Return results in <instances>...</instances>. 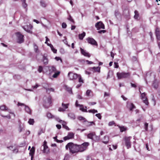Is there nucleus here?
<instances>
[{
	"mask_svg": "<svg viewBox=\"0 0 160 160\" xmlns=\"http://www.w3.org/2000/svg\"><path fill=\"white\" fill-rule=\"evenodd\" d=\"M65 148L67 150L69 148L70 152L72 154L78 152V145L72 142L68 143L66 146Z\"/></svg>",
	"mask_w": 160,
	"mask_h": 160,
	"instance_id": "f257e3e1",
	"label": "nucleus"
},
{
	"mask_svg": "<svg viewBox=\"0 0 160 160\" xmlns=\"http://www.w3.org/2000/svg\"><path fill=\"white\" fill-rule=\"evenodd\" d=\"M87 137L95 142H99L100 140V136L96 135L95 132H91L88 134Z\"/></svg>",
	"mask_w": 160,
	"mask_h": 160,
	"instance_id": "f03ea898",
	"label": "nucleus"
},
{
	"mask_svg": "<svg viewBox=\"0 0 160 160\" xmlns=\"http://www.w3.org/2000/svg\"><path fill=\"white\" fill-rule=\"evenodd\" d=\"M117 75L118 79H120L122 78H129L130 76L131 73L129 72L127 73L118 72L117 73Z\"/></svg>",
	"mask_w": 160,
	"mask_h": 160,
	"instance_id": "7ed1b4c3",
	"label": "nucleus"
},
{
	"mask_svg": "<svg viewBox=\"0 0 160 160\" xmlns=\"http://www.w3.org/2000/svg\"><path fill=\"white\" fill-rule=\"evenodd\" d=\"M89 145V143L88 142H85L81 145H78V152H82L86 150Z\"/></svg>",
	"mask_w": 160,
	"mask_h": 160,
	"instance_id": "20e7f679",
	"label": "nucleus"
},
{
	"mask_svg": "<svg viewBox=\"0 0 160 160\" xmlns=\"http://www.w3.org/2000/svg\"><path fill=\"white\" fill-rule=\"evenodd\" d=\"M52 101V97L51 96H49L47 98H46L43 104V106L45 108H48L51 106Z\"/></svg>",
	"mask_w": 160,
	"mask_h": 160,
	"instance_id": "39448f33",
	"label": "nucleus"
},
{
	"mask_svg": "<svg viewBox=\"0 0 160 160\" xmlns=\"http://www.w3.org/2000/svg\"><path fill=\"white\" fill-rule=\"evenodd\" d=\"M16 34L17 37V42L20 44L23 43L24 41V36L20 32H18Z\"/></svg>",
	"mask_w": 160,
	"mask_h": 160,
	"instance_id": "423d86ee",
	"label": "nucleus"
},
{
	"mask_svg": "<svg viewBox=\"0 0 160 160\" xmlns=\"http://www.w3.org/2000/svg\"><path fill=\"white\" fill-rule=\"evenodd\" d=\"M78 75L72 72H69L68 74V76L70 80L76 79L78 77Z\"/></svg>",
	"mask_w": 160,
	"mask_h": 160,
	"instance_id": "0eeeda50",
	"label": "nucleus"
},
{
	"mask_svg": "<svg viewBox=\"0 0 160 160\" xmlns=\"http://www.w3.org/2000/svg\"><path fill=\"white\" fill-rule=\"evenodd\" d=\"M131 138V137H125L124 138L125 144L128 149L130 148L131 147V142H130V140Z\"/></svg>",
	"mask_w": 160,
	"mask_h": 160,
	"instance_id": "6e6552de",
	"label": "nucleus"
},
{
	"mask_svg": "<svg viewBox=\"0 0 160 160\" xmlns=\"http://www.w3.org/2000/svg\"><path fill=\"white\" fill-rule=\"evenodd\" d=\"M140 93L141 94V99L143 100V102L147 105H148L149 102L148 101V99L146 96V94L145 92L141 93L140 91L139 90Z\"/></svg>",
	"mask_w": 160,
	"mask_h": 160,
	"instance_id": "1a4fd4ad",
	"label": "nucleus"
},
{
	"mask_svg": "<svg viewBox=\"0 0 160 160\" xmlns=\"http://www.w3.org/2000/svg\"><path fill=\"white\" fill-rule=\"evenodd\" d=\"M86 40L89 43L92 45L95 46L98 45L96 41L93 38L89 37L86 39Z\"/></svg>",
	"mask_w": 160,
	"mask_h": 160,
	"instance_id": "9d476101",
	"label": "nucleus"
},
{
	"mask_svg": "<svg viewBox=\"0 0 160 160\" xmlns=\"http://www.w3.org/2000/svg\"><path fill=\"white\" fill-rule=\"evenodd\" d=\"M23 28L28 32L30 33H32V32L31 30L32 29V26L31 24H29V25H27L24 27H23Z\"/></svg>",
	"mask_w": 160,
	"mask_h": 160,
	"instance_id": "9b49d317",
	"label": "nucleus"
},
{
	"mask_svg": "<svg viewBox=\"0 0 160 160\" xmlns=\"http://www.w3.org/2000/svg\"><path fill=\"white\" fill-rule=\"evenodd\" d=\"M69 104V103L64 104V103H62V108H59L58 110V111L62 112L65 111V109L68 108Z\"/></svg>",
	"mask_w": 160,
	"mask_h": 160,
	"instance_id": "f8f14e48",
	"label": "nucleus"
},
{
	"mask_svg": "<svg viewBox=\"0 0 160 160\" xmlns=\"http://www.w3.org/2000/svg\"><path fill=\"white\" fill-rule=\"evenodd\" d=\"M74 136V134L72 132H69L68 133V135L63 138V139L64 141H66L68 140L72 139Z\"/></svg>",
	"mask_w": 160,
	"mask_h": 160,
	"instance_id": "ddd939ff",
	"label": "nucleus"
},
{
	"mask_svg": "<svg viewBox=\"0 0 160 160\" xmlns=\"http://www.w3.org/2000/svg\"><path fill=\"white\" fill-rule=\"evenodd\" d=\"M95 27L98 30H99L100 28L104 29V25L100 21L97 22L95 24Z\"/></svg>",
	"mask_w": 160,
	"mask_h": 160,
	"instance_id": "4468645a",
	"label": "nucleus"
},
{
	"mask_svg": "<svg viewBox=\"0 0 160 160\" xmlns=\"http://www.w3.org/2000/svg\"><path fill=\"white\" fill-rule=\"evenodd\" d=\"M80 50L82 54L85 56L88 57H90V55L89 53L87 52L86 51L84 50L83 49H82V48H80Z\"/></svg>",
	"mask_w": 160,
	"mask_h": 160,
	"instance_id": "2eb2a0df",
	"label": "nucleus"
},
{
	"mask_svg": "<svg viewBox=\"0 0 160 160\" xmlns=\"http://www.w3.org/2000/svg\"><path fill=\"white\" fill-rule=\"evenodd\" d=\"M22 2V7L25 9L26 11L27 12V7L28 6V4L26 2V0H21Z\"/></svg>",
	"mask_w": 160,
	"mask_h": 160,
	"instance_id": "dca6fc26",
	"label": "nucleus"
},
{
	"mask_svg": "<svg viewBox=\"0 0 160 160\" xmlns=\"http://www.w3.org/2000/svg\"><path fill=\"white\" fill-rule=\"evenodd\" d=\"M59 122L62 123V125L63 128L67 130H69L70 129L66 125V123L65 122L62 121V120H60L59 121Z\"/></svg>",
	"mask_w": 160,
	"mask_h": 160,
	"instance_id": "f3484780",
	"label": "nucleus"
},
{
	"mask_svg": "<svg viewBox=\"0 0 160 160\" xmlns=\"http://www.w3.org/2000/svg\"><path fill=\"white\" fill-rule=\"evenodd\" d=\"M109 137L108 135L105 136L103 138L102 142L104 144H107L108 143Z\"/></svg>",
	"mask_w": 160,
	"mask_h": 160,
	"instance_id": "a211bd4d",
	"label": "nucleus"
},
{
	"mask_svg": "<svg viewBox=\"0 0 160 160\" xmlns=\"http://www.w3.org/2000/svg\"><path fill=\"white\" fill-rule=\"evenodd\" d=\"M57 70L56 67L53 66H51L49 69V71L50 74L55 72Z\"/></svg>",
	"mask_w": 160,
	"mask_h": 160,
	"instance_id": "6ab92c4d",
	"label": "nucleus"
},
{
	"mask_svg": "<svg viewBox=\"0 0 160 160\" xmlns=\"http://www.w3.org/2000/svg\"><path fill=\"white\" fill-rule=\"evenodd\" d=\"M35 151V148L34 147H32L31 149L30 150L29 154L31 157L33 156Z\"/></svg>",
	"mask_w": 160,
	"mask_h": 160,
	"instance_id": "aec40b11",
	"label": "nucleus"
},
{
	"mask_svg": "<svg viewBox=\"0 0 160 160\" xmlns=\"http://www.w3.org/2000/svg\"><path fill=\"white\" fill-rule=\"evenodd\" d=\"M54 73L52 76V77L53 78H57L59 75L60 73V72L59 71H56Z\"/></svg>",
	"mask_w": 160,
	"mask_h": 160,
	"instance_id": "412c9836",
	"label": "nucleus"
},
{
	"mask_svg": "<svg viewBox=\"0 0 160 160\" xmlns=\"http://www.w3.org/2000/svg\"><path fill=\"white\" fill-rule=\"evenodd\" d=\"M65 89L70 93H72V88H71L68 87V86L65 85Z\"/></svg>",
	"mask_w": 160,
	"mask_h": 160,
	"instance_id": "4be33fe9",
	"label": "nucleus"
},
{
	"mask_svg": "<svg viewBox=\"0 0 160 160\" xmlns=\"http://www.w3.org/2000/svg\"><path fill=\"white\" fill-rule=\"evenodd\" d=\"M86 33L85 32H83L82 33L79 34V39L81 40L83 39V38L85 36Z\"/></svg>",
	"mask_w": 160,
	"mask_h": 160,
	"instance_id": "5701e85b",
	"label": "nucleus"
},
{
	"mask_svg": "<svg viewBox=\"0 0 160 160\" xmlns=\"http://www.w3.org/2000/svg\"><path fill=\"white\" fill-rule=\"evenodd\" d=\"M92 69L94 70V71L96 72H100V68L99 67H93L92 68Z\"/></svg>",
	"mask_w": 160,
	"mask_h": 160,
	"instance_id": "b1692460",
	"label": "nucleus"
},
{
	"mask_svg": "<svg viewBox=\"0 0 160 160\" xmlns=\"http://www.w3.org/2000/svg\"><path fill=\"white\" fill-rule=\"evenodd\" d=\"M25 110L29 114H31V110L29 107L26 105H25Z\"/></svg>",
	"mask_w": 160,
	"mask_h": 160,
	"instance_id": "393cba45",
	"label": "nucleus"
},
{
	"mask_svg": "<svg viewBox=\"0 0 160 160\" xmlns=\"http://www.w3.org/2000/svg\"><path fill=\"white\" fill-rule=\"evenodd\" d=\"M43 152L44 153H48L49 152V149L47 146L43 147Z\"/></svg>",
	"mask_w": 160,
	"mask_h": 160,
	"instance_id": "a878e982",
	"label": "nucleus"
},
{
	"mask_svg": "<svg viewBox=\"0 0 160 160\" xmlns=\"http://www.w3.org/2000/svg\"><path fill=\"white\" fill-rule=\"evenodd\" d=\"M152 85L154 88L157 89L158 87V84L156 81H155L153 83Z\"/></svg>",
	"mask_w": 160,
	"mask_h": 160,
	"instance_id": "bb28decb",
	"label": "nucleus"
},
{
	"mask_svg": "<svg viewBox=\"0 0 160 160\" xmlns=\"http://www.w3.org/2000/svg\"><path fill=\"white\" fill-rule=\"evenodd\" d=\"M0 109L2 110H7L8 109V108L7 107L6 105H2L0 107Z\"/></svg>",
	"mask_w": 160,
	"mask_h": 160,
	"instance_id": "cd10ccee",
	"label": "nucleus"
},
{
	"mask_svg": "<svg viewBox=\"0 0 160 160\" xmlns=\"http://www.w3.org/2000/svg\"><path fill=\"white\" fill-rule=\"evenodd\" d=\"M45 88L46 90V92H48L49 93H50V92H54V90L53 88Z\"/></svg>",
	"mask_w": 160,
	"mask_h": 160,
	"instance_id": "c85d7f7f",
	"label": "nucleus"
},
{
	"mask_svg": "<svg viewBox=\"0 0 160 160\" xmlns=\"http://www.w3.org/2000/svg\"><path fill=\"white\" fill-rule=\"evenodd\" d=\"M41 5L43 7H46L47 4L44 1L42 0L40 2Z\"/></svg>",
	"mask_w": 160,
	"mask_h": 160,
	"instance_id": "c756f323",
	"label": "nucleus"
},
{
	"mask_svg": "<svg viewBox=\"0 0 160 160\" xmlns=\"http://www.w3.org/2000/svg\"><path fill=\"white\" fill-rule=\"evenodd\" d=\"M43 63L44 64L46 65L48 64V60L47 58L45 57V56H44L43 57Z\"/></svg>",
	"mask_w": 160,
	"mask_h": 160,
	"instance_id": "7c9ffc66",
	"label": "nucleus"
},
{
	"mask_svg": "<svg viewBox=\"0 0 160 160\" xmlns=\"http://www.w3.org/2000/svg\"><path fill=\"white\" fill-rule=\"evenodd\" d=\"M135 15L134 16V18L135 19H138V18L139 14L137 10H135L134 11Z\"/></svg>",
	"mask_w": 160,
	"mask_h": 160,
	"instance_id": "2f4dec72",
	"label": "nucleus"
},
{
	"mask_svg": "<svg viewBox=\"0 0 160 160\" xmlns=\"http://www.w3.org/2000/svg\"><path fill=\"white\" fill-rule=\"evenodd\" d=\"M78 82L79 83H83L84 81L82 78L81 77V76L80 75H78Z\"/></svg>",
	"mask_w": 160,
	"mask_h": 160,
	"instance_id": "473e14b6",
	"label": "nucleus"
},
{
	"mask_svg": "<svg viewBox=\"0 0 160 160\" xmlns=\"http://www.w3.org/2000/svg\"><path fill=\"white\" fill-rule=\"evenodd\" d=\"M157 39L158 40H160V32L155 33Z\"/></svg>",
	"mask_w": 160,
	"mask_h": 160,
	"instance_id": "72a5a7b5",
	"label": "nucleus"
},
{
	"mask_svg": "<svg viewBox=\"0 0 160 160\" xmlns=\"http://www.w3.org/2000/svg\"><path fill=\"white\" fill-rule=\"evenodd\" d=\"M34 51L36 52H38V46L35 44H34Z\"/></svg>",
	"mask_w": 160,
	"mask_h": 160,
	"instance_id": "f704fd0d",
	"label": "nucleus"
},
{
	"mask_svg": "<svg viewBox=\"0 0 160 160\" xmlns=\"http://www.w3.org/2000/svg\"><path fill=\"white\" fill-rule=\"evenodd\" d=\"M34 122V121L33 119H31V118L29 119V120L28 121V123L30 125H33Z\"/></svg>",
	"mask_w": 160,
	"mask_h": 160,
	"instance_id": "c9c22d12",
	"label": "nucleus"
},
{
	"mask_svg": "<svg viewBox=\"0 0 160 160\" xmlns=\"http://www.w3.org/2000/svg\"><path fill=\"white\" fill-rule=\"evenodd\" d=\"M68 19L70 21L72 22L73 23V24H74L75 22L71 15H69V17L68 18Z\"/></svg>",
	"mask_w": 160,
	"mask_h": 160,
	"instance_id": "e433bc0d",
	"label": "nucleus"
},
{
	"mask_svg": "<svg viewBox=\"0 0 160 160\" xmlns=\"http://www.w3.org/2000/svg\"><path fill=\"white\" fill-rule=\"evenodd\" d=\"M47 117L50 118H52L53 117V116L51 114V113L50 112H48L47 114Z\"/></svg>",
	"mask_w": 160,
	"mask_h": 160,
	"instance_id": "4c0bfd02",
	"label": "nucleus"
},
{
	"mask_svg": "<svg viewBox=\"0 0 160 160\" xmlns=\"http://www.w3.org/2000/svg\"><path fill=\"white\" fill-rule=\"evenodd\" d=\"M68 116L70 117L72 119H75V116L72 113H70L68 114Z\"/></svg>",
	"mask_w": 160,
	"mask_h": 160,
	"instance_id": "58836bf2",
	"label": "nucleus"
},
{
	"mask_svg": "<svg viewBox=\"0 0 160 160\" xmlns=\"http://www.w3.org/2000/svg\"><path fill=\"white\" fill-rule=\"evenodd\" d=\"M80 110H82V111L83 112H88V111L87 110L86 108L87 107H85V108H84L83 107V106L82 107H80Z\"/></svg>",
	"mask_w": 160,
	"mask_h": 160,
	"instance_id": "ea45409f",
	"label": "nucleus"
},
{
	"mask_svg": "<svg viewBox=\"0 0 160 160\" xmlns=\"http://www.w3.org/2000/svg\"><path fill=\"white\" fill-rule=\"evenodd\" d=\"M51 49L52 51L53 52L55 53H57V50L54 48L52 45H51Z\"/></svg>",
	"mask_w": 160,
	"mask_h": 160,
	"instance_id": "a19ab883",
	"label": "nucleus"
},
{
	"mask_svg": "<svg viewBox=\"0 0 160 160\" xmlns=\"http://www.w3.org/2000/svg\"><path fill=\"white\" fill-rule=\"evenodd\" d=\"M92 92L91 90H88L86 92V95L88 96H90V94Z\"/></svg>",
	"mask_w": 160,
	"mask_h": 160,
	"instance_id": "79ce46f5",
	"label": "nucleus"
},
{
	"mask_svg": "<svg viewBox=\"0 0 160 160\" xmlns=\"http://www.w3.org/2000/svg\"><path fill=\"white\" fill-rule=\"evenodd\" d=\"M148 123L147 122L145 123L144 124V128L146 131L148 130Z\"/></svg>",
	"mask_w": 160,
	"mask_h": 160,
	"instance_id": "37998d69",
	"label": "nucleus"
},
{
	"mask_svg": "<svg viewBox=\"0 0 160 160\" xmlns=\"http://www.w3.org/2000/svg\"><path fill=\"white\" fill-rule=\"evenodd\" d=\"M43 70V68L41 66H39L38 69V71L40 72H41Z\"/></svg>",
	"mask_w": 160,
	"mask_h": 160,
	"instance_id": "c03bdc74",
	"label": "nucleus"
},
{
	"mask_svg": "<svg viewBox=\"0 0 160 160\" xmlns=\"http://www.w3.org/2000/svg\"><path fill=\"white\" fill-rule=\"evenodd\" d=\"M75 105H76V107H78V106H79L80 107H83V105H80L78 103V101L77 100L76 102Z\"/></svg>",
	"mask_w": 160,
	"mask_h": 160,
	"instance_id": "a18cd8bd",
	"label": "nucleus"
},
{
	"mask_svg": "<svg viewBox=\"0 0 160 160\" xmlns=\"http://www.w3.org/2000/svg\"><path fill=\"white\" fill-rule=\"evenodd\" d=\"M95 116L100 119H101L102 118V116L100 113L96 114Z\"/></svg>",
	"mask_w": 160,
	"mask_h": 160,
	"instance_id": "49530a36",
	"label": "nucleus"
},
{
	"mask_svg": "<svg viewBox=\"0 0 160 160\" xmlns=\"http://www.w3.org/2000/svg\"><path fill=\"white\" fill-rule=\"evenodd\" d=\"M135 108V106L132 103H131V107L130 108V110L132 111V110Z\"/></svg>",
	"mask_w": 160,
	"mask_h": 160,
	"instance_id": "de8ad7c7",
	"label": "nucleus"
},
{
	"mask_svg": "<svg viewBox=\"0 0 160 160\" xmlns=\"http://www.w3.org/2000/svg\"><path fill=\"white\" fill-rule=\"evenodd\" d=\"M120 131L121 132H123L124 131H126V129L124 127H120Z\"/></svg>",
	"mask_w": 160,
	"mask_h": 160,
	"instance_id": "09e8293b",
	"label": "nucleus"
},
{
	"mask_svg": "<svg viewBox=\"0 0 160 160\" xmlns=\"http://www.w3.org/2000/svg\"><path fill=\"white\" fill-rule=\"evenodd\" d=\"M114 67L115 68H118L119 67L118 63L117 62H114Z\"/></svg>",
	"mask_w": 160,
	"mask_h": 160,
	"instance_id": "8fccbe9b",
	"label": "nucleus"
},
{
	"mask_svg": "<svg viewBox=\"0 0 160 160\" xmlns=\"http://www.w3.org/2000/svg\"><path fill=\"white\" fill-rule=\"evenodd\" d=\"M67 25L65 22H63L62 24V27L63 28H65L67 27Z\"/></svg>",
	"mask_w": 160,
	"mask_h": 160,
	"instance_id": "3c124183",
	"label": "nucleus"
},
{
	"mask_svg": "<svg viewBox=\"0 0 160 160\" xmlns=\"http://www.w3.org/2000/svg\"><path fill=\"white\" fill-rule=\"evenodd\" d=\"M115 124V122L114 121H112L111 122H109L108 123V125L109 126H112Z\"/></svg>",
	"mask_w": 160,
	"mask_h": 160,
	"instance_id": "603ef678",
	"label": "nucleus"
},
{
	"mask_svg": "<svg viewBox=\"0 0 160 160\" xmlns=\"http://www.w3.org/2000/svg\"><path fill=\"white\" fill-rule=\"evenodd\" d=\"M156 32H160V29L158 27H156L155 28V33Z\"/></svg>",
	"mask_w": 160,
	"mask_h": 160,
	"instance_id": "864d4df0",
	"label": "nucleus"
},
{
	"mask_svg": "<svg viewBox=\"0 0 160 160\" xmlns=\"http://www.w3.org/2000/svg\"><path fill=\"white\" fill-rule=\"evenodd\" d=\"M78 119L79 120L81 121V120H84L85 119V118H84V117H83L82 116H79L78 117Z\"/></svg>",
	"mask_w": 160,
	"mask_h": 160,
	"instance_id": "5fc2aeb1",
	"label": "nucleus"
},
{
	"mask_svg": "<svg viewBox=\"0 0 160 160\" xmlns=\"http://www.w3.org/2000/svg\"><path fill=\"white\" fill-rule=\"evenodd\" d=\"M96 103H97L95 102H89L88 103V104L90 106H92V105H95Z\"/></svg>",
	"mask_w": 160,
	"mask_h": 160,
	"instance_id": "6e6d98bb",
	"label": "nucleus"
},
{
	"mask_svg": "<svg viewBox=\"0 0 160 160\" xmlns=\"http://www.w3.org/2000/svg\"><path fill=\"white\" fill-rule=\"evenodd\" d=\"M94 109H91V110H89L88 111V112H90V113H94Z\"/></svg>",
	"mask_w": 160,
	"mask_h": 160,
	"instance_id": "4d7b16f0",
	"label": "nucleus"
},
{
	"mask_svg": "<svg viewBox=\"0 0 160 160\" xmlns=\"http://www.w3.org/2000/svg\"><path fill=\"white\" fill-rule=\"evenodd\" d=\"M18 106H25V105L24 103H21L20 102H18Z\"/></svg>",
	"mask_w": 160,
	"mask_h": 160,
	"instance_id": "13d9d810",
	"label": "nucleus"
},
{
	"mask_svg": "<svg viewBox=\"0 0 160 160\" xmlns=\"http://www.w3.org/2000/svg\"><path fill=\"white\" fill-rule=\"evenodd\" d=\"M106 30H100L99 31H98V32L99 33H104V32H106Z\"/></svg>",
	"mask_w": 160,
	"mask_h": 160,
	"instance_id": "bf43d9fd",
	"label": "nucleus"
},
{
	"mask_svg": "<svg viewBox=\"0 0 160 160\" xmlns=\"http://www.w3.org/2000/svg\"><path fill=\"white\" fill-rule=\"evenodd\" d=\"M56 141L58 143H62L63 142V141L62 140H59L58 139H56Z\"/></svg>",
	"mask_w": 160,
	"mask_h": 160,
	"instance_id": "052dcab7",
	"label": "nucleus"
},
{
	"mask_svg": "<svg viewBox=\"0 0 160 160\" xmlns=\"http://www.w3.org/2000/svg\"><path fill=\"white\" fill-rule=\"evenodd\" d=\"M56 127L57 128L59 129H60L61 128V126L59 124H57L56 125Z\"/></svg>",
	"mask_w": 160,
	"mask_h": 160,
	"instance_id": "680f3d73",
	"label": "nucleus"
},
{
	"mask_svg": "<svg viewBox=\"0 0 160 160\" xmlns=\"http://www.w3.org/2000/svg\"><path fill=\"white\" fill-rule=\"evenodd\" d=\"M30 133V132L28 130H27L26 131L25 133V134L27 135H29Z\"/></svg>",
	"mask_w": 160,
	"mask_h": 160,
	"instance_id": "e2e57ef3",
	"label": "nucleus"
},
{
	"mask_svg": "<svg viewBox=\"0 0 160 160\" xmlns=\"http://www.w3.org/2000/svg\"><path fill=\"white\" fill-rule=\"evenodd\" d=\"M131 85L132 87L136 88L137 87V86L135 84L132 83H131Z\"/></svg>",
	"mask_w": 160,
	"mask_h": 160,
	"instance_id": "0e129e2a",
	"label": "nucleus"
},
{
	"mask_svg": "<svg viewBox=\"0 0 160 160\" xmlns=\"http://www.w3.org/2000/svg\"><path fill=\"white\" fill-rule=\"evenodd\" d=\"M109 95V94L108 93H107L106 92H105L104 94V96H108Z\"/></svg>",
	"mask_w": 160,
	"mask_h": 160,
	"instance_id": "69168bd1",
	"label": "nucleus"
},
{
	"mask_svg": "<svg viewBox=\"0 0 160 160\" xmlns=\"http://www.w3.org/2000/svg\"><path fill=\"white\" fill-rule=\"evenodd\" d=\"M47 142L46 141H44V142L43 144V147H45V146H47Z\"/></svg>",
	"mask_w": 160,
	"mask_h": 160,
	"instance_id": "338daca9",
	"label": "nucleus"
},
{
	"mask_svg": "<svg viewBox=\"0 0 160 160\" xmlns=\"http://www.w3.org/2000/svg\"><path fill=\"white\" fill-rule=\"evenodd\" d=\"M76 26L74 25H72L71 26V30H73L75 29Z\"/></svg>",
	"mask_w": 160,
	"mask_h": 160,
	"instance_id": "774afa93",
	"label": "nucleus"
}]
</instances>
